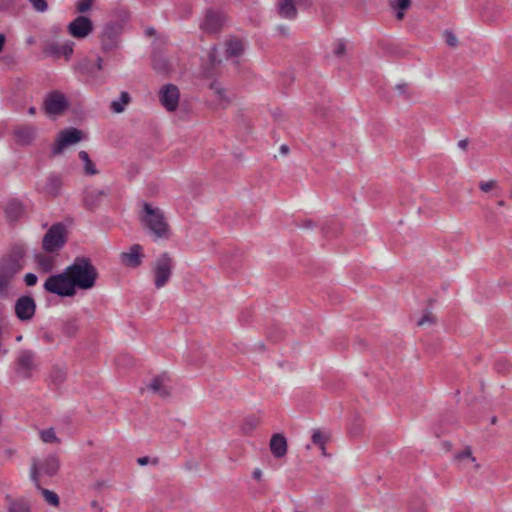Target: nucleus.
<instances>
[{"mask_svg": "<svg viewBox=\"0 0 512 512\" xmlns=\"http://www.w3.org/2000/svg\"><path fill=\"white\" fill-rule=\"evenodd\" d=\"M314 226H315V223L310 219L303 221V223L300 225V227L306 228V229H312Z\"/></svg>", "mask_w": 512, "mask_h": 512, "instance_id": "55", "label": "nucleus"}, {"mask_svg": "<svg viewBox=\"0 0 512 512\" xmlns=\"http://www.w3.org/2000/svg\"><path fill=\"white\" fill-rule=\"evenodd\" d=\"M329 438H330V435L326 431H323L321 429H314L312 431V436H311L312 443L320 448V450L324 456L326 455L325 444L327 443Z\"/></svg>", "mask_w": 512, "mask_h": 512, "instance_id": "31", "label": "nucleus"}, {"mask_svg": "<svg viewBox=\"0 0 512 512\" xmlns=\"http://www.w3.org/2000/svg\"><path fill=\"white\" fill-rule=\"evenodd\" d=\"M7 512H32L31 503L24 498H12L6 496Z\"/></svg>", "mask_w": 512, "mask_h": 512, "instance_id": "24", "label": "nucleus"}, {"mask_svg": "<svg viewBox=\"0 0 512 512\" xmlns=\"http://www.w3.org/2000/svg\"><path fill=\"white\" fill-rule=\"evenodd\" d=\"M131 101V97L128 92H121L119 100L112 101L110 108L115 113H121L125 109V105H127Z\"/></svg>", "mask_w": 512, "mask_h": 512, "instance_id": "34", "label": "nucleus"}, {"mask_svg": "<svg viewBox=\"0 0 512 512\" xmlns=\"http://www.w3.org/2000/svg\"><path fill=\"white\" fill-rule=\"evenodd\" d=\"M74 290L92 289L98 278V271L87 257H76L67 268Z\"/></svg>", "mask_w": 512, "mask_h": 512, "instance_id": "2", "label": "nucleus"}, {"mask_svg": "<svg viewBox=\"0 0 512 512\" xmlns=\"http://www.w3.org/2000/svg\"><path fill=\"white\" fill-rule=\"evenodd\" d=\"M216 48H213L211 52L209 53V61L212 66L216 65L217 63H220V60H217L216 58Z\"/></svg>", "mask_w": 512, "mask_h": 512, "instance_id": "53", "label": "nucleus"}, {"mask_svg": "<svg viewBox=\"0 0 512 512\" xmlns=\"http://www.w3.org/2000/svg\"><path fill=\"white\" fill-rule=\"evenodd\" d=\"M321 229H322L323 235L325 237H327L328 236V227H327V225H323Z\"/></svg>", "mask_w": 512, "mask_h": 512, "instance_id": "64", "label": "nucleus"}, {"mask_svg": "<svg viewBox=\"0 0 512 512\" xmlns=\"http://www.w3.org/2000/svg\"><path fill=\"white\" fill-rule=\"evenodd\" d=\"M94 30L92 20L84 15H78L67 25V32L75 39H85Z\"/></svg>", "mask_w": 512, "mask_h": 512, "instance_id": "10", "label": "nucleus"}, {"mask_svg": "<svg viewBox=\"0 0 512 512\" xmlns=\"http://www.w3.org/2000/svg\"><path fill=\"white\" fill-rule=\"evenodd\" d=\"M40 438L45 443H60V439L56 436L53 428L41 430Z\"/></svg>", "mask_w": 512, "mask_h": 512, "instance_id": "37", "label": "nucleus"}, {"mask_svg": "<svg viewBox=\"0 0 512 512\" xmlns=\"http://www.w3.org/2000/svg\"><path fill=\"white\" fill-rule=\"evenodd\" d=\"M270 451L275 458H282L287 454V440L283 434H274L269 443Z\"/></svg>", "mask_w": 512, "mask_h": 512, "instance_id": "21", "label": "nucleus"}, {"mask_svg": "<svg viewBox=\"0 0 512 512\" xmlns=\"http://www.w3.org/2000/svg\"><path fill=\"white\" fill-rule=\"evenodd\" d=\"M79 330L78 319L69 317L61 323V331L68 338H74Z\"/></svg>", "mask_w": 512, "mask_h": 512, "instance_id": "30", "label": "nucleus"}, {"mask_svg": "<svg viewBox=\"0 0 512 512\" xmlns=\"http://www.w3.org/2000/svg\"><path fill=\"white\" fill-rule=\"evenodd\" d=\"M398 95L403 97L404 99H409L412 96V91L407 83H400L395 86Z\"/></svg>", "mask_w": 512, "mask_h": 512, "instance_id": "38", "label": "nucleus"}, {"mask_svg": "<svg viewBox=\"0 0 512 512\" xmlns=\"http://www.w3.org/2000/svg\"><path fill=\"white\" fill-rule=\"evenodd\" d=\"M280 152H281L282 154H284V155L288 154V152H289V147H288L287 145H285V144H284V145H282V146L280 147Z\"/></svg>", "mask_w": 512, "mask_h": 512, "instance_id": "61", "label": "nucleus"}, {"mask_svg": "<svg viewBox=\"0 0 512 512\" xmlns=\"http://www.w3.org/2000/svg\"><path fill=\"white\" fill-rule=\"evenodd\" d=\"M278 14L286 19H295L297 16V9L294 0H278L277 1Z\"/></svg>", "mask_w": 512, "mask_h": 512, "instance_id": "26", "label": "nucleus"}, {"mask_svg": "<svg viewBox=\"0 0 512 512\" xmlns=\"http://www.w3.org/2000/svg\"><path fill=\"white\" fill-rule=\"evenodd\" d=\"M15 314L21 321L31 320L36 311L35 300L28 295L21 296L16 300L15 303Z\"/></svg>", "mask_w": 512, "mask_h": 512, "instance_id": "13", "label": "nucleus"}, {"mask_svg": "<svg viewBox=\"0 0 512 512\" xmlns=\"http://www.w3.org/2000/svg\"><path fill=\"white\" fill-rule=\"evenodd\" d=\"M154 34H155V29L154 28L150 27V28L146 29V35L152 36Z\"/></svg>", "mask_w": 512, "mask_h": 512, "instance_id": "63", "label": "nucleus"}, {"mask_svg": "<svg viewBox=\"0 0 512 512\" xmlns=\"http://www.w3.org/2000/svg\"><path fill=\"white\" fill-rule=\"evenodd\" d=\"M83 139V132L77 128L70 127L60 131L58 138L52 148V155H60L63 150Z\"/></svg>", "mask_w": 512, "mask_h": 512, "instance_id": "9", "label": "nucleus"}, {"mask_svg": "<svg viewBox=\"0 0 512 512\" xmlns=\"http://www.w3.org/2000/svg\"><path fill=\"white\" fill-rule=\"evenodd\" d=\"M63 186V179L60 175L51 173L48 175L45 184L40 186L37 185V190L50 197H58L61 194V188Z\"/></svg>", "mask_w": 512, "mask_h": 512, "instance_id": "16", "label": "nucleus"}, {"mask_svg": "<svg viewBox=\"0 0 512 512\" xmlns=\"http://www.w3.org/2000/svg\"><path fill=\"white\" fill-rule=\"evenodd\" d=\"M95 63V69L96 71H101L103 69V59L101 57H97V59L94 61Z\"/></svg>", "mask_w": 512, "mask_h": 512, "instance_id": "56", "label": "nucleus"}, {"mask_svg": "<svg viewBox=\"0 0 512 512\" xmlns=\"http://www.w3.org/2000/svg\"><path fill=\"white\" fill-rule=\"evenodd\" d=\"M167 376L165 374L156 376L152 379L148 388L152 390L154 393L159 394L161 397H168L170 395L169 389L164 385Z\"/></svg>", "mask_w": 512, "mask_h": 512, "instance_id": "28", "label": "nucleus"}, {"mask_svg": "<svg viewBox=\"0 0 512 512\" xmlns=\"http://www.w3.org/2000/svg\"><path fill=\"white\" fill-rule=\"evenodd\" d=\"M143 247L140 244H133L129 251L120 254V262L128 268H138L142 264L144 254L142 253Z\"/></svg>", "mask_w": 512, "mask_h": 512, "instance_id": "14", "label": "nucleus"}, {"mask_svg": "<svg viewBox=\"0 0 512 512\" xmlns=\"http://www.w3.org/2000/svg\"><path fill=\"white\" fill-rule=\"evenodd\" d=\"M37 281H38V277L36 274L34 273H27L25 276H24V282L27 286L31 287V286H34L37 284Z\"/></svg>", "mask_w": 512, "mask_h": 512, "instance_id": "47", "label": "nucleus"}, {"mask_svg": "<svg viewBox=\"0 0 512 512\" xmlns=\"http://www.w3.org/2000/svg\"><path fill=\"white\" fill-rule=\"evenodd\" d=\"M93 0H78L75 4L76 12L83 14L89 11L92 7Z\"/></svg>", "mask_w": 512, "mask_h": 512, "instance_id": "39", "label": "nucleus"}, {"mask_svg": "<svg viewBox=\"0 0 512 512\" xmlns=\"http://www.w3.org/2000/svg\"><path fill=\"white\" fill-rule=\"evenodd\" d=\"M132 364H133V358H132V356H130L128 354L120 355L117 358V365L118 366L128 367V366H131Z\"/></svg>", "mask_w": 512, "mask_h": 512, "instance_id": "42", "label": "nucleus"}, {"mask_svg": "<svg viewBox=\"0 0 512 512\" xmlns=\"http://www.w3.org/2000/svg\"><path fill=\"white\" fill-rule=\"evenodd\" d=\"M346 51V44L342 40H338L335 44V48L333 50V54L336 57H341L345 54Z\"/></svg>", "mask_w": 512, "mask_h": 512, "instance_id": "44", "label": "nucleus"}, {"mask_svg": "<svg viewBox=\"0 0 512 512\" xmlns=\"http://www.w3.org/2000/svg\"><path fill=\"white\" fill-rule=\"evenodd\" d=\"M44 289L61 297H73L76 294L67 269L49 276L44 283Z\"/></svg>", "mask_w": 512, "mask_h": 512, "instance_id": "5", "label": "nucleus"}, {"mask_svg": "<svg viewBox=\"0 0 512 512\" xmlns=\"http://www.w3.org/2000/svg\"><path fill=\"white\" fill-rule=\"evenodd\" d=\"M16 141L20 145H29L36 136V129L33 126H21L14 130Z\"/></svg>", "mask_w": 512, "mask_h": 512, "instance_id": "23", "label": "nucleus"}, {"mask_svg": "<svg viewBox=\"0 0 512 512\" xmlns=\"http://www.w3.org/2000/svg\"><path fill=\"white\" fill-rule=\"evenodd\" d=\"M444 36H445V41H446L447 45H449L451 47L457 46L458 40L452 31L445 30Z\"/></svg>", "mask_w": 512, "mask_h": 512, "instance_id": "45", "label": "nucleus"}, {"mask_svg": "<svg viewBox=\"0 0 512 512\" xmlns=\"http://www.w3.org/2000/svg\"><path fill=\"white\" fill-rule=\"evenodd\" d=\"M210 88L215 91V93L219 96L220 100H224V89L220 87V84L218 82H212Z\"/></svg>", "mask_w": 512, "mask_h": 512, "instance_id": "49", "label": "nucleus"}, {"mask_svg": "<svg viewBox=\"0 0 512 512\" xmlns=\"http://www.w3.org/2000/svg\"><path fill=\"white\" fill-rule=\"evenodd\" d=\"M121 33V24L113 21L106 23L99 35L102 51L108 53L117 49Z\"/></svg>", "mask_w": 512, "mask_h": 512, "instance_id": "8", "label": "nucleus"}, {"mask_svg": "<svg viewBox=\"0 0 512 512\" xmlns=\"http://www.w3.org/2000/svg\"><path fill=\"white\" fill-rule=\"evenodd\" d=\"M25 213L23 204L16 199L10 200L5 208V215L9 221H17Z\"/></svg>", "mask_w": 512, "mask_h": 512, "instance_id": "25", "label": "nucleus"}, {"mask_svg": "<svg viewBox=\"0 0 512 512\" xmlns=\"http://www.w3.org/2000/svg\"><path fill=\"white\" fill-rule=\"evenodd\" d=\"M435 323V317L434 315L430 312V311H427L423 316L422 318L417 322V325L418 326H423L425 324H434Z\"/></svg>", "mask_w": 512, "mask_h": 512, "instance_id": "43", "label": "nucleus"}, {"mask_svg": "<svg viewBox=\"0 0 512 512\" xmlns=\"http://www.w3.org/2000/svg\"><path fill=\"white\" fill-rule=\"evenodd\" d=\"M244 51L243 42L238 38H232L225 43V56L227 58L239 57Z\"/></svg>", "mask_w": 512, "mask_h": 512, "instance_id": "27", "label": "nucleus"}, {"mask_svg": "<svg viewBox=\"0 0 512 512\" xmlns=\"http://www.w3.org/2000/svg\"><path fill=\"white\" fill-rule=\"evenodd\" d=\"M30 478H31L32 482L34 483V485L36 486V488L38 490H40L44 500L48 504H50L54 507H57L60 503L58 495L51 490L42 488L40 485V482L38 479V463L36 460H32V465H31V469H30Z\"/></svg>", "mask_w": 512, "mask_h": 512, "instance_id": "15", "label": "nucleus"}, {"mask_svg": "<svg viewBox=\"0 0 512 512\" xmlns=\"http://www.w3.org/2000/svg\"><path fill=\"white\" fill-rule=\"evenodd\" d=\"M78 156L79 159L84 162V170L87 175H95L98 173L97 169L95 168V165L91 161L86 151H80Z\"/></svg>", "mask_w": 512, "mask_h": 512, "instance_id": "35", "label": "nucleus"}, {"mask_svg": "<svg viewBox=\"0 0 512 512\" xmlns=\"http://www.w3.org/2000/svg\"><path fill=\"white\" fill-rule=\"evenodd\" d=\"M26 264V249L23 245H14L0 258V302L11 296L14 278Z\"/></svg>", "mask_w": 512, "mask_h": 512, "instance_id": "1", "label": "nucleus"}, {"mask_svg": "<svg viewBox=\"0 0 512 512\" xmlns=\"http://www.w3.org/2000/svg\"><path fill=\"white\" fill-rule=\"evenodd\" d=\"M69 106L65 95L58 90L48 93L44 101V108L48 115H61Z\"/></svg>", "mask_w": 512, "mask_h": 512, "instance_id": "11", "label": "nucleus"}, {"mask_svg": "<svg viewBox=\"0 0 512 512\" xmlns=\"http://www.w3.org/2000/svg\"><path fill=\"white\" fill-rule=\"evenodd\" d=\"M455 458L457 460H464V459H469L471 462H475V457H473L472 455V451H471V448L470 447H466L463 451H461L460 453H458Z\"/></svg>", "mask_w": 512, "mask_h": 512, "instance_id": "41", "label": "nucleus"}, {"mask_svg": "<svg viewBox=\"0 0 512 512\" xmlns=\"http://www.w3.org/2000/svg\"><path fill=\"white\" fill-rule=\"evenodd\" d=\"M411 5V0H391L390 6L396 12L397 20L404 18V11L407 10Z\"/></svg>", "mask_w": 512, "mask_h": 512, "instance_id": "33", "label": "nucleus"}, {"mask_svg": "<svg viewBox=\"0 0 512 512\" xmlns=\"http://www.w3.org/2000/svg\"><path fill=\"white\" fill-rule=\"evenodd\" d=\"M52 385L61 386L67 378V368L65 366L54 365L49 375Z\"/></svg>", "mask_w": 512, "mask_h": 512, "instance_id": "29", "label": "nucleus"}, {"mask_svg": "<svg viewBox=\"0 0 512 512\" xmlns=\"http://www.w3.org/2000/svg\"><path fill=\"white\" fill-rule=\"evenodd\" d=\"M67 240V228L61 223L53 224L42 240V247L48 253H54L59 251L66 243Z\"/></svg>", "mask_w": 512, "mask_h": 512, "instance_id": "6", "label": "nucleus"}, {"mask_svg": "<svg viewBox=\"0 0 512 512\" xmlns=\"http://www.w3.org/2000/svg\"><path fill=\"white\" fill-rule=\"evenodd\" d=\"M410 510L412 512H424L426 510V504L424 502L418 503L417 501H413L410 504Z\"/></svg>", "mask_w": 512, "mask_h": 512, "instance_id": "48", "label": "nucleus"}, {"mask_svg": "<svg viewBox=\"0 0 512 512\" xmlns=\"http://www.w3.org/2000/svg\"><path fill=\"white\" fill-rule=\"evenodd\" d=\"M257 424L258 421L255 418H248L245 421L244 429L246 430L248 428L249 430H253L257 426Z\"/></svg>", "mask_w": 512, "mask_h": 512, "instance_id": "52", "label": "nucleus"}, {"mask_svg": "<svg viewBox=\"0 0 512 512\" xmlns=\"http://www.w3.org/2000/svg\"><path fill=\"white\" fill-rule=\"evenodd\" d=\"M262 470L260 468H255L252 472V477L253 479L257 480V481H260L261 478H262Z\"/></svg>", "mask_w": 512, "mask_h": 512, "instance_id": "54", "label": "nucleus"}, {"mask_svg": "<svg viewBox=\"0 0 512 512\" xmlns=\"http://www.w3.org/2000/svg\"><path fill=\"white\" fill-rule=\"evenodd\" d=\"M36 262L43 272H50L53 268V260L43 254H37L35 256Z\"/></svg>", "mask_w": 512, "mask_h": 512, "instance_id": "36", "label": "nucleus"}, {"mask_svg": "<svg viewBox=\"0 0 512 512\" xmlns=\"http://www.w3.org/2000/svg\"><path fill=\"white\" fill-rule=\"evenodd\" d=\"M30 3L37 12L43 13L48 9L46 0H30Z\"/></svg>", "mask_w": 512, "mask_h": 512, "instance_id": "40", "label": "nucleus"}, {"mask_svg": "<svg viewBox=\"0 0 512 512\" xmlns=\"http://www.w3.org/2000/svg\"><path fill=\"white\" fill-rule=\"evenodd\" d=\"M174 260L168 252L162 253L153 265L154 284L157 289L164 287L172 275Z\"/></svg>", "mask_w": 512, "mask_h": 512, "instance_id": "7", "label": "nucleus"}, {"mask_svg": "<svg viewBox=\"0 0 512 512\" xmlns=\"http://www.w3.org/2000/svg\"><path fill=\"white\" fill-rule=\"evenodd\" d=\"M179 89L174 84H166L159 91V101L167 111H175L179 103Z\"/></svg>", "mask_w": 512, "mask_h": 512, "instance_id": "12", "label": "nucleus"}, {"mask_svg": "<svg viewBox=\"0 0 512 512\" xmlns=\"http://www.w3.org/2000/svg\"><path fill=\"white\" fill-rule=\"evenodd\" d=\"M267 336H268V338H270L273 341H278L280 339V336H278V335L274 336L271 332H268Z\"/></svg>", "mask_w": 512, "mask_h": 512, "instance_id": "62", "label": "nucleus"}, {"mask_svg": "<svg viewBox=\"0 0 512 512\" xmlns=\"http://www.w3.org/2000/svg\"><path fill=\"white\" fill-rule=\"evenodd\" d=\"M75 71L85 76H95L97 71L93 60L84 58L75 65Z\"/></svg>", "mask_w": 512, "mask_h": 512, "instance_id": "32", "label": "nucleus"}, {"mask_svg": "<svg viewBox=\"0 0 512 512\" xmlns=\"http://www.w3.org/2000/svg\"><path fill=\"white\" fill-rule=\"evenodd\" d=\"M73 47L74 42L67 41L62 45H59L57 43L49 42L46 43L43 52L46 55L53 56L55 58H60L61 56H64L67 60L71 57L73 54Z\"/></svg>", "mask_w": 512, "mask_h": 512, "instance_id": "18", "label": "nucleus"}, {"mask_svg": "<svg viewBox=\"0 0 512 512\" xmlns=\"http://www.w3.org/2000/svg\"><path fill=\"white\" fill-rule=\"evenodd\" d=\"M108 481L104 480V479H101V480H97L94 484H93V489L94 490H97V491H100L106 487H108Z\"/></svg>", "mask_w": 512, "mask_h": 512, "instance_id": "51", "label": "nucleus"}, {"mask_svg": "<svg viewBox=\"0 0 512 512\" xmlns=\"http://www.w3.org/2000/svg\"><path fill=\"white\" fill-rule=\"evenodd\" d=\"M187 471L197 472L199 470V463L195 460H189L184 465Z\"/></svg>", "mask_w": 512, "mask_h": 512, "instance_id": "50", "label": "nucleus"}, {"mask_svg": "<svg viewBox=\"0 0 512 512\" xmlns=\"http://www.w3.org/2000/svg\"><path fill=\"white\" fill-rule=\"evenodd\" d=\"M39 363L36 352L30 349H22L18 351L15 362L14 371L21 379H30L34 371L38 370Z\"/></svg>", "mask_w": 512, "mask_h": 512, "instance_id": "4", "label": "nucleus"}, {"mask_svg": "<svg viewBox=\"0 0 512 512\" xmlns=\"http://www.w3.org/2000/svg\"><path fill=\"white\" fill-rule=\"evenodd\" d=\"M6 42V37L4 34L0 33V52H2L4 45Z\"/></svg>", "mask_w": 512, "mask_h": 512, "instance_id": "59", "label": "nucleus"}, {"mask_svg": "<svg viewBox=\"0 0 512 512\" xmlns=\"http://www.w3.org/2000/svg\"><path fill=\"white\" fill-rule=\"evenodd\" d=\"M225 22V15L219 11L209 10L204 18L201 28L208 33L218 32Z\"/></svg>", "mask_w": 512, "mask_h": 512, "instance_id": "17", "label": "nucleus"}, {"mask_svg": "<svg viewBox=\"0 0 512 512\" xmlns=\"http://www.w3.org/2000/svg\"><path fill=\"white\" fill-rule=\"evenodd\" d=\"M152 67L156 73L161 75H168L172 71L170 61L161 52L153 53Z\"/></svg>", "mask_w": 512, "mask_h": 512, "instance_id": "22", "label": "nucleus"}, {"mask_svg": "<svg viewBox=\"0 0 512 512\" xmlns=\"http://www.w3.org/2000/svg\"><path fill=\"white\" fill-rule=\"evenodd\" d=\"M33 460H35V458ZM36 461L38 463V475L41 470L45 475L51 477L56 475L60 468L59 459L55 454L47 456L41 463L37 459Z\"/></svg>", "mask_w": 512, "mask_h": 512, "instance_id": "20", "label": "nucleus"}, {"mask_svg": "<svg viewBox=\"0 0 512 512\" xmlns=\"http://www.w3.org/2000/svg\"><path fill=\"white\" fill-rule=\"evenodd\" d=\"M497 185V182L495 180H489V181H481L479 183V188L482 192H489L491 189L495 188Z\"/></svg>", "mask_w": 512, "mask_h": 512, "instance_id": "46", "label": "nucleus"}, {"mask_svg": "<svg viewBox=\"0 0 512 512\" xmlns=\"http://www.w3.org/2000/svg\"><path fill=\"white\" fill-rule=\"evenodd\" d=\"M468 146V140L467 139H463V140H460L458 142V147L461 148V149H466Z\"/></svg>", "mask_w": 512, "mask_h": 512, "instance_id": "58", "label": "nucleus"}, {"mask_svg": "<svg viewBox=\"0 0 512 512\" xmlns=\"http://www.w3.org/2000/svg\"><path fill=\"white\" fill-rule=\"evenodd\" d=\"M149 462H150V458H149V457H147V456L139 457V458L137 459V463H138L140 466L147 465Z\"/></svg>", "mask_w": 512, "mask_h": 512, "instance_id": "57", "label": "nucleus"}, {"mask_svg": "<svg viewBox=\"0 0 512 512\" xmlns=\"http://www.w3.org/2000/svg\"><path fill=\"white\" fill-rule=\"evenodd\" d=\"M140 220L145 229H147L155 239H169L171 230L164 216L163 211L158 207H153L145 202L143 204Z\"/></svg>", "mask_w": 512, "mask_h": 512, "instance_id": "3", "label": "nucleus"}, {"mask_svg": "<svg viewBox=\"0 0 512 512\" xmlns=\"http://www.w3.org/2000/svg\"><path fill=\"white\" fill-rule=\"evenodd\" d=\"M15 451L11 448H8V449H5L4 450V455L7 457V458H11L13 455H14Z\"/></svg>", "mask_w": 512, "mask_h": 512, "instance_id": "60", "label": "nucleus"}, {"mask_svg": "<svg viewBox=\"0 0 512 512\" xmlns=\"http://www.w3.org/2000/svg\"><path fill=\"white\" fill-rule=\"evenodd\" d=\"M108 193L109 191L107 189L87 188L84 191V206L91 211L96 209Z\"/></svg>", "mask_w": 512, "mask_h": 512, "instance_id": "19", "label": "nucleus"}]
</instances>
